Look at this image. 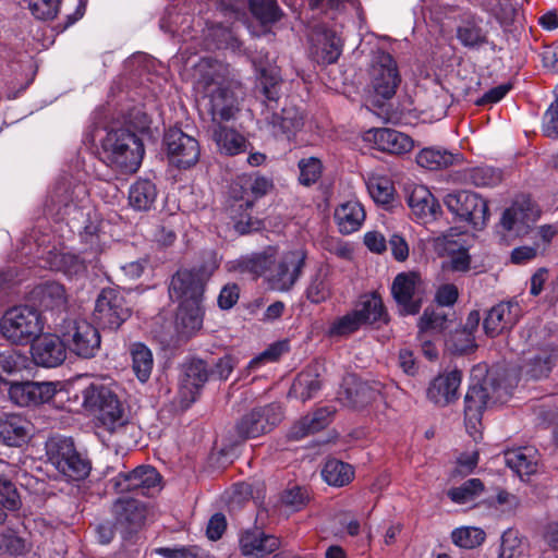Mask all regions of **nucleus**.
<instances>
[{
  "instance_id": "obj_1",
  "label": "nucleus",
  "mask_w": 558,
  "mask_h": 558,
  "mask_svg": "<svg viewBox=\"0 0 558 558\" xmlns=\"http://www.w3.org/2000/svg\"><path fill=\"white\" fill-rule=\"evenodd\" d=\"M194 86L206 101L215 124L230 121L239 111L236 98L228 83V69L211 58H201L193 65Z\"/></svg>"
},
{
  "instance_id": "obj_2",
  "label": "nucleus",
  "mask_w": 558,
  "mask_h": 558,
  "mask_svg": "<svg viewBox=\"0 0 558 558\" xmlns=\"http://www.w3.org/2000/svg\"><path fill=\"white\" fill-rule=\"evenodd\" d=\"M83 407L94 414L99 427L110 434L119 433L130 423V410L117 388L92 383L82 391Z\"/></svg>"
},
{
  "instance_id": "obj_3",
  "label": "nucleus",
  "mask_w": 558,
  "mask_h": 558,
  "mask_svg": "<svg viewBox=\"0 0 558 558\" xmlns=\"http://www.w3.org/2000/svg\"><path fill=\"white\" fill-rule=\"evenodd\" d=\"M104 162L119 174L137 171L144 157L142 140L129 129H111L101 141Z\"/></svg>"
},
{
  "instance_id": "obj_4",
  "label": "nucleus",
  "mask_w": 558,
  "mask_h": 558,
  "mask_svg": "<svg viewBox=\"0 0 558 558\" xmlns=\"http://www.w3.org/2000/svg\"><path fill=\"white\" fill-rule=\"evenodd\" d=\"M43 330L41 314L33 306H14L5 311L0 319V333L11 344H31Z\"/></svg>"
},
{
  "instance_id": "obj_5",
  "label": "nucleus",
  "mask_w": 558,
  "mask_h": 558,
  "mask_svg": "<svg viewBox=\"0 0 558 558\" xmlns=\"http://www.w3.org/2000/svg\"><path fill=\"white\" fill-rule=\"evenodd\" d=\"M219 265L217 255L209 253L201 265L192 269H179L170 282V298L180 303L203 300L205 286Z\"/></svg>"
},
{
  "instance_id": "obj_6",
  "label": "nucleus",
  "mask_w": 558,
  "mask_h": 558,
  "mask_svg": "<svg viewBox=\"0 0 558 558\" xmlns=\"http://www.w3.org/2000/svg\"><path fill=\"white\" fill-rule=\"evenodd\" d=\"M94 319L104 330H118L132 315V304L124 291L102 289L96 299Z\"/></svg>"
},
{
  "instance_id": "obj_7",
  "label": "nucleus",
  "mask_w": 558,
  "mask_h": 558,
  "mask_svg": "<svg viewBox=\"0 0 558 558\" xmlns=\"http://www.w3.org/2000/svg\"><path fill=\"white\" fill-rule=\"evenodd\" d=\"M47 456L51 464L71 481L84 480L89 474V461L76 450L71 438L50 439L47 442Z\"/></svg>"
},
{
  "instance_id": "obj_8",
  "label": "nucleus",
  "mask_w": 558,
  "mask_h": 558,
  "mask_svg": "<svg viewBox=\"0 0 558 558\" xmlns=\"http://www.w3.org/2000/svg\"><path fill=\"white\" fill-rule=\"evenodd\" d=\"M253 206L254 198L244 185V178L240 177L230 185L227 206L228 215L239 234H246L260 228V221L251 216Z\"/></svg>"
},
{
  "instance_id": "obj_9",
  "label": "nucleus",
  "mask_w": 558,
  "mask_h": 558,
  "mask_svg": "<svg viewBox=\"0 0 558 558\" xmlns=\"http://www.w3.org/2000/svg\"><path fill=\"white\" fill-rule=\"evenodd\" d=\"M87 195V189L82 183L59 182L46 201V211L58 220H64L71 216L75 219Z\"/></svg>"
},
{
  "instance_id": "obj_10",
  "label": "nucleus",
  "mask_w": 558,
  "mask_h": 558,
  "mask_svg": "<svg viewBox=\"0 0 558 558\" xmlns=\"http://www.w3.org/2000/svg\"><path fill=\"white\" fill-rule=\"evenodd\" d=\"M444 204L461 221L482 227L488 219L487 202L478 194L470 191H454L447 194Z\"/></svg>"
},
{
  "instance_id": "obj_11",
  "label": "nucleus",
  "mask_w": 558,
  "mask_h": 558,
  "mask_svg": "<svg viewBox=\"0 0 558 558\" xmlns=\"http://www.w3.org/2000/svg\"><path fill=\"white\" fill-rule=\"evenodd\" d=\"M282 416V408L278 403L254 408L236 422L235 433L243 440L259 437L271 432Z\"/></svg>"
},
{
  "instance_id": "obj_12",
  "label": "nucleus",
  "mask_w": 558,
  "mask_h": 558,
  "mask_svg": "<svg viewBox=\"0 0 558 558\" xmlns=\"http://www.w3.org/2000/svg\"><path fill=\"white\" fill-rule=\"evenodd\" d=\"M161 476L150 465H142L131 472H120L110 483L116 493H135L141 496H153L160 490Z\"/></svg>"
},
{
  "instance_id": "obj_13",
  "label": "nucleus",
  "mask_w": 558,
  "mask_h": 558,
  "mask_svg": "<svg viewBox=\"0 0 558 558\" xmlns=\"http://www.w3.org/2000/svg\"><path fill=\"white\" fill-rule=\"evenodd\" d=\"M167 157L171 165L180 169H187L195 166L201 156L198 141L181 129H169L163 138Z\"/></svg>"
},
{
  "instance_id": "obj_14",
  "label": "nucleus",
  "mask_w": 558,
  "mask_h": 558,
  "mask_svg": "<svg viewBox=\"0 0 558 558\" xmlns=\"http://www.w3.org/2000/svg\"><path fill=\"white\" fill-rule=\"evenodd\" d=\"M371 86L377 96L390 99L401 82L397 62L386 51H377L369 70Z\"/></svg>"
},
{
  "instance_id": "obj_15",
  "label": "nucleus",
  "mask_w": 558,
  "mask_h": 558,
  "mask_svg": "<svg viewBox=\"0 0 558 558\" xmlns=\"http://www.w3.org/2000/svg\"><path fill=\"white\" fill-rule=\"evenodd\" d=\"M65 348L73 354L90 359L100 349V335L98 329L87 320L72 322L63 332Z\"/></svg>"
},
{
  "instance_id": "obj_16",
  "label": "nucleus",
  "mask_w": 558,
  "mask_h": 558,
  "mask_svg": "<svg viewBox=\"0 0 558 558\" xmlns=\"http://www.w3.org/2000/svg\"><path fill=\"white\" fill-rule=\"evenodd\" d=\"M306 253L294 250L284 253L280 260L269 269L267 281L272 290L289 291L302 275L305 266Z\"/></svg>"
},
{
  "instance_id": "obj_17",
  "label": "nucleus",
  "mask_w": 558,
  "mask_h": 558,
  "mask_svg": "<svg viewBox=\"0 0 558 558\" xmlns=\"http://www.w3.org/2000/svg\"><path fill=\"white\" fill-rule=\"evenodd\" d=\"M209 380L208 364L201 359H191L181 366L179 378V395L181 404L185 408L195 402L201 390Z\"/></svg>"
},
{
  "instance_id": "obj_18",
  "label": "nucleus",
  "mask_w": 558,
  "mask_h": 558,
  "mask_svg": "<svg viewBox=\"0 0 558 558\" xmlns=\"http://www.w3.org/2000/svg\"><path fill=\"white\" fill-rule=\"evenodd\" d=\"M414 274H399L392 282L391 293L402 315H415L422 307V292Z\"/></svg>"
},
{
  "instance_id": "obj_19",
  "label": "nucleus",
  "mask_w": 558,
  "mask_h": 558,
  "mask_svg": "<svg viewBox=\"0 0 558 558\" xmlns=\"http://www.w3.org/2000/svg\"><path fill=\"white\" fill-rule=\"evenodd\" d=\"M558 362V349L553 344L537 347L529 351L521 372L529 379L547 378Z\"/></svg>"
},
{
  "instance_id": "obj_20",
  "label": "nucleus",
  "mask_w": 558,
  "mask_h": 558,
  "mask_svg": "<svg viewBox=\"0 0 558 558\" xmlns=\"http://www.w3.org/2000/svg\"><path fill=\"white\" fill-rule=\"evenodd\" d=\"M31 354L35 364L43 367H56L66 359V348L63 339L56 335L38 336L31 343Z\"/></svg>"
},
{
  "instance_id": "obj_21",
  "label": "nucleus",
  "mask_w": 558,
  "mask_h": 558,
  "mask_svg": "<svg viewBox=\"0 0 558 558\" xmlns=\"http://www.w3.org/2000/svg\"><path fill=\"white\" fill-rule=\"evenodd\" d=\"M521 316V307L518 302H500L493 306L484 318L483 327L489 337H496L511 329Z\"/></svg>"
},
{
  "instance_id": "obj_22",
  "label": "nucleus",
  "mask_w": 558,
  "mask_h": 558,
  "mask_svg": "<svg viewBox=\"0 0 558 558\" xmlns=\"http://www.w3.org/2000/svg\"><path fill=\"white\" fill-rule=\"evenodd\" d=\"M111 510L116 524L128 533L137 531L143 525L147 514L144 504L129 497L118 498Z\"/></svg>"
},
{
  "instance_id": "obj_23",
  "label": "nucleus",
  "mask_w": 558,
  "mask_h": 558,
  "mask_svg": "<svg viewBox=\"0 0 558 558\" xmlns=\"http://www.w3.org/2000/svg\"><path fill=\"white\" fill-rule=\"evenodd\" d=\"M456 37L468 49H480L488 44V31L484 26L483 19L472 12L460 16L456 28Z\"/></svg>"
},
{
  "instance_id": "obj_24",
  "label": "nucleus",
  "mask_w": 558,
  "mask_h": 558,
  "mask_svg": "<svg viewBox=\"0 0 558 558\" xmlns=\"http://www.w3.org/2000/svg\"><path fill=\"white\" fill-rule=\"evenodd\" d=\"M537 216L529 199L514 202L507 208L500 219L502 228L514 234H526L531 226L535 222Z\"/></svg>"
},
{
  "instance_id": "obj_25",
  "label": "nucleus",
  "mask_w": 558,
  "mask_h": 558,
  "mask_svg": "<svg viewBox=\"0 0 558 558\" xmlns=\"http://www.w3.org/2000/svg\"><path fill=\"white\" fill-rule=\"evenodd\" d=\"M462 373L453 369L434 378L427 388V398L439 407H446L458 399Z\"/></svg>"
},
{
  "instance_id": "obj_26",
  "label": "nucleus",
  "mask_w": 558,
  "mask_h": 558,
  "mask_svg": "<svg viewBox=\"0 0 558 558\" xmlns=\"http://www.w3.org/2000/svg\"><path fill=\"white\" fill-rule=\"evenodd\" d=\"M279 546L278 537L266 534L258 527L245 531L240 537L241 553L250 558H263L276 551Z\"/></svg>"
},
{
  "instance_id": "obj_27",
  "label": "nucleus",
  "mask_w": 558,
  "mask_h": 558,
  "mask_svg": "<svg viewBox=\"0 0 558 558\" xmlns=\"http://www.w3.org/2000/svg\"><path fill=\"white\" fill-rule=\"evenodd\" d=\"M490 400L489 387L486 383L471 385L464 397V421L466 428L477 429L483 413Z\"/></svg>"
},
{
  "instance_id": "obj_28",
  "label": "nucleus",
  "mask_w": 558,
  "mask_h": 558,
  "mask_svg": "<svg viewBox=\"0 0 558 558\" xmlns=\"http://www.w3.org/2000/svg\"><path fill=\"white\" fill-rule=\"evenodd\" d=\"M366 140L373 142L378 150L401 155L413 148V140L393 129H373L366 132Z\"/></svg>"
},
{
  "instance_id": "obj_29",
  "label": "nucleus",
  "mask_w": 558,
  "mask_h": 558,
  "mask_svg": "<svg viewBox=\"0 0 558 558\" xmlns=\"http://www.w3.org/2000/svg\"><path fill=\"white\" fill-rule=\"evenodd\" d=\"M311 54L319 64L337 62L342 52V43L333 31L323 29L311 37Z\"/></svg>"
},
{
  "instance_id": "obj_30",
  "label": "nucleus",
  "mask_w": 558,
  "mask_h": 558,
  "mask_svg": "<svg viewBox=\"0 0 558 558\" xmlns=\"http://www.w3.org/2000/svg\"><path fill=\"white\" fill-rule=\"evenodd\" d=\"M263 116L275 136L286 135L290 138L303 126V117L293 107L282 108L280 112L263 111Z\"/></svg>"
},
{
  "instance_id": "obj_31",
  "label": "nucleus",
  "mask_w": 558,
  "mask_h": 558,
  "mask_svg": "<svg viewBox=\"0 0 558 558\" xmlns=\"http://www.w3.org/2000/svg\"><path fill=\"white\" fill-rule=\"evenodd\" d=\"M246 5L250 7L252 14L263 24L275 23L281 16V10L276 0H240L234 3L231 2L226 8V11H230L238 20L244 15Z\"/></svg>"
},
{
  "instance_id": "obj_32",
  "label": "nucleus",
  "mask_w": 558,
  "mask_h": 558,
  "mask_svg": "<svg viewBox=\"0 0 558 558\" xmlns=\"http://www.w3.org/2000/svg\"><path fill=\"white\" fill-rule=\"evenodd\" d=\"M408 204L412 214L423 223L437 218L440 206L434 195L423 185H416L408 196Z\"/></svg>"
},
{
  "instance_id": "obj_33",
  "label": "nucleus",
  "mask_w": 558,
  "mask_h": 558,
  "mask_svg": "<svg viewBox=\"0 0 558 558\" xmlns=\"http://www.w3.org/2000/svg\"><path fill=\"white\" fill-rule=\"evenodd\" d=\"M365 217L363 205L355 199L339 205L335 210V220L342 234H351L360 230Z\"/></svg>"
},
{
  "instance_id": "obj_34",
  "label": "nucleus",
  "mask_w": 558,
  "mask_h": 558,
  "mask_svg": "<svg viewBox=\"0 0 558 558\" xmlns=\"http://www.w3.org/2000/svg\"><path fill=\"white\" fill-rule=\"evenodd\" d=\"M376 395L377 390L353 375L343 379L341 399L353 408L365 407L376 398Z\"/></svg>"
},
{
  "instance_id": "obj_35",
  "label": "nucleus",
  "mask_w": 558,
  "mask_h": 558,
  "mask_svg": "<svg viewBox=\"0 0 558 558\" xmlns=\"http://www.w3.org/2000/svg\"><path fill=\"white\" fill-rule=\"evenodd\" d=\"M353 312L357 315L360 324L376 325L377 327L388 323V314L383 301L377 294H366L361 298Z\"/></svg>"
},
{
  "instance_id": "obj_36",
  "label": "nucleus",
  "mask_w": 558,
  "mask_h": 558,
  "mask_svg": "<svg viewBox=\"0 0 558 558\" xmlns=\"http://www.w3.org/2000/svg\"><path fill=\"white\" fill-rule=\"evenodd\" d=\"M417 165L428 170H440L463 162V155L447 149L428 147L422 149L416 157Z\"/></svg>"
},
{
  "instance_id": "obj_37",
  "label": "nucleus",
  "mask_w": 558,
  "mask_h": 558,
  "mask_svg": "<svg viewBox=\"0 0 558 558\" xmlns=\"http://www.w3.org/2000/svg\"><path fill=\"white\" fill-rule=\"evenodd\" d=\"M28 422L20 415L0 416V440L12 447L23 445L28 436Z\"/></svg>"
},
{
  "instance_id": "obj_38",
  "label": "nucleus",
  "mask_w": 558,
  "mask_h": 558,
  "mask_svg": "<svg viewBox=\"0 0 558 558\" xmlns=\"http://www.w3.org/2000/svg\"><path fill=\"white\" fill-rule=\"evenodd\" d=\"M333 410L329 407H323L303 416L298 423H295L291 430V438L298 440L310 434H314L324 429L329 423Z\"/></svg>"
},
{
  "instance_id": "obj_39",
  "label": "nucleus",
  "mask_w": 558,
  "mask_h": 558,
  "mask_svg": "<svg viewBox=\"0 0 558 558\" xmlns=\"http://www.w3.org/2000/svg\"><path fill=\"white\" fill-rule=\"evenodd\" d=\"M277 248L268 246L262 252L251 253L239 257L236 268L243 272H250L257 276L264 275L276 262Z\"/></svg>"
},
{
  "instance_id": "obj_40",
  "label": "nucleus",
  "mask_w": 558,
  "mask_h": 558,
  "mask_svg": "<svg viewBox=\"0 0 558 558\" xmlns=\"http://www.w3.org/2000/svg\"><path fill=\"white\" fill-rule=\"evenodd\" d=\"M156 197L157 189L150 180L138 179L129 189V205L137 211L149 210Z\"/></svg>"
},
{
  "instance_id": "obj_41",
  "label": "nucleus",
  "mask_w": 558,
  "mask_h": 558,
  "mask_svg": "<svg viewBox=\"0 0 558 558\" xmlns=\"http://www.w3.org/2000/svg\"><path fill=\"white\" fill-rule=\"evenodd\" d=\"M213 138L219 150L226 155H238L244 153L247 148V141L243 135L221 124L215 126Z\"/></svg>"
},
{
  "instance_id": "obj_42",
  "label": "nucleus",
  "mask_w": 558,
  "mask_h": 558,
  "mask_svg": "<svg viewBox=\"0 0 558 558\" xmlns=\"http://www.w3.org/2000/svg\"><path fill=\"white\" fill-rule=\"evenodd\" d=\"M506 464L520 477L536 472V450L531 447H523L507 451L505 454Z\"/></svg>"
},
{
  "instance_id": "obj_43",
  "label": "nucleus",
  "mask_w": 558,
  "mask_h": 558,
  "mask_svg": "<svg viewBox=\"0 0 558 558\" xmlns=\"http://www.w3.org/2000/svg\"><path fill=\"white\" fill-rule=\"evenodd\" d=\"M203 300L180 303L177 320L182 331L186 335H193L203 326L204 311Z\"/></svg>"
},
{
  "instance_id": "obj_44",
  "label": "nucleus",
  "mask_w": 558,
  "mask_h": 558,
  "mask_svg": "<svg viewBox=\"0 0 558 558\" xmlns=\"http://www.w3.org/2000/svg\"><path fill=\"white\" fill-rule=\"evenodd\" d=\"M322 476L328 485L342 487L353 480L354 471L350 464L337 459H330L325 463Z\"/></svg>"
},
{
  "instance_id": "obj_45",
  "label": "nucleus",
  "mask_w": 558,
  "mask_h": 558,
  "mask_svg": "<svg viewBox=\"0 0 558 558\" xmlns=\"http://www.w3.org/2000/svg\"><path fill=\"white\" fill-rule=\"evenodd\" d=\"M322 388V381L316 374L303 372L293 381L289 397L306 402L316 396Z\"/></svg>"
},
{
  "instance_id": "obj_46",
  "label": "nucleus",
  "mask_w": 558,
  "mask_h": 558,
  "mask_svg": "<svg viewBox=\"0 0 558 558\" xmlns=\"http://www.w3.org/2000/svg\"><path fill=\"white\" fill-rule=\"evenodd\" d=\"M132 368L142 383H146L151 374L154 359L151 351L143 343H134L131 347Z\"/></svg>"
},
{
  "instance_id": "obj_47",
  "label": "nucleus",
  "mask_w": 558,
  "mask_h": 558,
  "mask_svg": "<svg viewBox=\"0 0 558 558\" xmlns=\"http://www.w3.org/2000/svg\"><path fill=\"white\" fill-rule=\"evenodd\" d=\"M31 361L27 355L10 350L0 353V381H5L9 376L19 374L29 368Z\"/></svg>"
},
{
  "instance_id": "obj_48",
  "label": "nucleus",
  "mask_w": 558,
  "mask_h": 558,
  "mask_svg": "<svg viewBox=\"0 0 558 558\" xmlns=\"http://www.w3.org/2000/svg\"><path fill=\"white\" fill-rule=\"evenodd\" d=\"M485 486L480 478H470L458 487H452L447 492V496L452 502L464 505L474 501L484 493Z\"/></svg>"
},
{
  "instance_id": "obj_49",
  "label": "nucleus",
  "mask_w": 558,
  "mask_h": 558,
  "mask_svg": "<svg viewBox=\"0 0 558 558\" xmlns=\"http://www.w3.org/2000/svg\"><path fill=\"white\" fill-rule=\"evenodd\" d=\"M305 293L307 300L314 304L325 302L330 296L331 289L327 269L323 267L317 269L312 276Z\"/></svg>"
},
{
  "instance_id": "obj_50",
  "label": "nucleus",
  "mask_w": 558,
  "mask_h": 558,
  "mask_svg": "<svg viewBox=\"0 0 558 558\" xmlns=\"http://www.w3.org/2000/svg\"><path fill=\"white\" fill-rule=\"evenodd\" d=\"M366 185L371 197L377 204L387 205L393 199L395 186L387 177L369 175Z\"/></svg>"
},
{
  "instance_id": "obj_51",
  "label": "nucleus",
  "mask_w": 558,
  "mask_h": 558,
  "mask_svg": "<svg viewBox=\"0 0 558 558\" xmlns=\"http://www.w3.org/2000/svg\"><path fill=\"white\" fill-rule=\"evenodd\" d=\"M485 532L482 529L473 526L458 527L451 533L453 544L466 549L480 546L485 541Z\"/></svg>"
},
{
  "instance_id": "obj_52",
  "label": "nucleus",
  "mask_w": 558,
  "mask_h": 558,
  "mask_svg": "<svg viewBox=\"0 0 558 558\" xmlns=\"http://www.w3.org/2000/svg\"><path fill=\"white\" fill-rule=\"evenodd\" d=\"M501 172L490 166L474 167L468 171V180L475 186H495L501 182Z\"/></svg>"
},
{
  "instance_id": "obj_53",
  "label": "nucleus",
  "mask_w": 558,
  "mask_h": 558,
  "mask_svg": "<svg viewBox=\"0 0 558 558\" xmlns=\"http://www.w3.org/2000/svg\"><path fill=\"white\" fill-rule=\"evenodd\" d=\"M448 314L444 308H426L420 318L418 327L422 331L440 332L447 328Z\"/></svg>"
},
{
  "instance_id": "obj_54",
  "label": "nucleus",
  "mask_w": 558,
  "mask_h": 558,
  "mask_svg": "<svg viewBox=\"0 0 558 558\" xmlns=\"http://www.w3.org/2000/svg\"><path fill=\"white\" fill-rule=\"evenodd\" d=\"M298 167L300 169L299 181L302 185L311 186L322 177L323 165L316 157L302 158Z\"/></svg>"
},
{
  "instance_id": "obj_55",
  "label": "nucleus",
  "mask_w": 558,
  "mask_h": 558,
  "mask_svg": "<svg viewBox=\"0 0 558 558\" xmlns=\"http://www.w3.org/2000/svg\"><path fill=\"white\" fill-rule=\"evenodd\" d=\"M362 327L357 315L353 312L335 319L328 329V336L330 337H345L349 336Z\"/></svg>"
},
{
  "instance_id": "obj_56",
  "label": "nucleus",
  "mask_w": 558,
  "mask_h": 558,
  "mask_svg": "<svg viewBox=\"0 0 558 558\" xmlns=\"http://www.w3.org/2000/svg\"><path fill=\"white\" fill-rule=\"evenodd\" d=\"M35 381L13 383L9 389L10 399L20 407H34Z\"/></svg>"
},
{
  "instance_id": "obj_57",
  "label": "nucleus",
  "mask_w": 558,
  "mask_h": 558,
  "mask_svg": "<svg viewBox=\"0 0 558 558\" xmlns=\"http://www.w3.org/2000/svg\"><path fill=\"white\" fill-rule=\"evenodd\" d=\"M310 493L305 487L292 486L283 490L282 504L292 511H300L310 501Z\"/></svg>"
},
{
  "instance_id": "obj_58",
  "label": "nucleus",
  "mask_w": 558,
  "mask_h": 558,
  "mask_svg": "<svg viewBox=\"0 0 558 558\" xmlns=\"http://www.w3.org/2000/svg\"><path fill=\"white\" fill-rule=\"evenodd\" d=\"M0 505L7 510H16L21 506L20 495L14 484L0 475Z\"/></svg>"
},
{
  "instance_id": "obj_59",
  "label": "nucleus",
  "mask_w": 558,
  "mask_h": 558,
  "mask_svg": "<svg viewBox=\"0 0 558 558\" xmlns=\"http://www.w3.org/2000/svg\"><path fill=\"white\" fill-rule=\"evenodd\" d=\"M447 345L454 353L465 354L473 351L476 347L474 335L470 331L456 330L447 341Z\"/></svg>"
},
{
  "instance_id": "obj_60",
  "label": "nucleus",
  "mask_w": 558,
  "mask_h": 558,
  "mask_svg": "<svg viewBox=\"0 0 558 558\" xmlns=\"http://www.w3.org/2000/svg\"><path fill=\"white\" fill-rule=\"evenodd\" d=\"M52 267L69 276L76 275L85 269L83 262L76 255L70 253L54 255Z\"/></svg>"
},
{
  "instance_id": "obj_61",
  "label": "nucleus",
  "mask_w": 558,
  "mask_h": 558,
  "mask_svg": "<svg viewBox=\"0 0 558 558\" xmlns=\"http://www.w3.org/2000/svg\"><path fill=\"white\" fill-rule=\"evenodd\" d=\"M236 364L238 360L233 355L226 354L219 357L213 363L211 368H209V379L211 378L226 381L230 377Z\"/></svg>"
},
{
  "instance_id": "obj_62",
  "label": "nucleus",
  "mask_w": 558,
  "mask_h": 558,
  "mask_svg": "<svg viewBox=\"0 0 558 558\" xmlns=\"http://www.w3.org/2000/svg\"><path fill=\"white\" fill-rule=\"evenodd\" d=\"M61 0H31L29 10L39 20H52L59 12Z\"/></svg>"
},
{
  "instance_id": "obj_63",
  "label": "nucleus",
  "mask_w": 558,
  "mask_h": 558,
  "mask_svg": "<svg viewBox=\"0 0 558 558\" xmlns=\"http://www.w3.org/2000/svg\"><path fill=\"white\" fill-rule=\"evenodd\" d=\"M43 302L47 307H54L64 304L65 290L57 282H48L41 288Z\"/></svg>"
},
{
  "instance_id": "obj_64",
  "label": "nucleus",
  "mask_w": 558,
  "mask_h": 558,
  "mask_svg": "<svg viewBox=\"0 0 558 558\" xmlns=\"http://www.w3.org/2000/svg\"><path fill=\"white\" fill-rule=\"evenodd\" d=\"M543 131L546 136L558 138V88L555 100L544 113Z\"/></svg>"
}]
</instances>
